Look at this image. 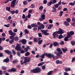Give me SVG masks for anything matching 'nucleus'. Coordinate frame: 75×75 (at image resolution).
<instances>
[{
	"mask_svg": "<svg viewBox=\"0 0 75 75\" xmlns=\"http://www.w3.org/2000/svg\"><path fill=\"white\" fill-rule=\"evenodd\" d=\"M37 29H38V27H36L33 28V31H37Z\"/></svg>",
	"mask_w": 75,
	"mask_h": 75,
	"instance_id": "46",
	"label": "nucleus"
},
{
	"mask_svg": "<svg viewBox=\"0 0 75 75\" xmlns=\"http://www.w3.org/2000/svg\"><path fill=\"white\" fill-rule=\"evenodd\" d=\"M8 25H4V26L6 27H10V24H8Z\"/></svg>",
	"mask_w": 75,
	"mask_h": 75,
	"instance_id": "53",
	"label": "nucleus"
},
{
	"mask_svg": "<svg viewBox=\"0 0 75 75\" xmlns=\"http://www.w3.org/2000/svg\"><path fill=\"white\" fill-rule=\"evenodd\" d=\"M60 45H64V42L63 41H62L60 42Z\"/></svg>",
	"mask_w": 75,
	"mask_h": 75,
	"instance_id": "51",
	"label": "nucleus"
},
{
	"mask_svg": "<svg viewBox=\"0 0 75 75\" xmlns=\"http://www.w3.org/2000/svg\"><path fill=\"white\" fill-rule=\"evenodd\" d=\"M53 9H52V12H55V11H56L57 10V9L56 8H55V7H53Z\"/></svg>",
	"mask_w": 75,
	"mask_h": 75,
	"instance_id": "30",
	"label": "nucleus"
},
{
	"mask_svg": "<svg viewBox=\"0 0 75 75\" xmlns=\"http://www.w3.org/2000/svg\"><path fill=\"white\" fill-rule=\"evenodd\" d=\"M52 72H53V71H51L49 72L47 74V75H51L52 74Z\"/></svg>",
	"mask_w": 75,
	"mask_h": 75,
	"instance_id": "27",
	"label": "nucleus"
},
{
	"mask_svg": "<svg viewBox=\"0 0 75 75\" xmlns=\"http://www.w3.org/2000/svg\"><path fill=\"white\" fill-rule=\"evenodd\" d=\"M30 7L32 8H35V6L33 4H32L30 6Z\"/></svg>",
	"mask_w": 75,
	"mask_h": 75,
	"instance_id": "37",
	"label": "nucleus"
},
{
	"mask_svg": "<svg viewBox=\"0 0 75 75\" xmlns=\"http://www.w3.org/2000/svg\"><path fill=\"white\" fill-rule=\"evenodd\" d=\"M62 51H63V52L64 53H65L67 51V50H68V49H64L63 48H62Z\"/></svg>",
	"mask_w": 75,
	"mask_h": 75,
	"instance_id": "22",
	"label": "nucleus"
},
{
	"mask_svg": "<svg viewBox=\"0 0 75 75\" xmlns=\"http://www.w3.org/2000/svg\"><path fill=\"white\" fill-rule=\"evenodd\" d=\"M28 10V8H25L23 11V12H25L26 11H27Z\"/></svg>",
	"mask_w": 75,
	"mask_h": 75,
	"instance_id": "56",
	"label": "nucleus"
},
{
	"mask_svg": "<svg viewBox=\"0 0 75 75\" xmlns=\"http://www.w3.org/2000/svg\"><path fill=\"white\" fill-rule=\"evenodd\" d=\"M37 25L39 26H40L42 24L40 22H38L37 23Z\"/></svg>",
	"mask_w": 75,
	"mask_h": 75,
	"instance_id": "55",
	"label": "nucleus"
},
{
	"mask_svg": "<svg viewBox=\"0 0 75 75\" xmlns=\"http://www.w3.org/2000/svg\"><path fill=\"white\" fill-rule=\"evenodd\" d=\"M31 16V14H28V18H30Z\"/></svg>",
	"mask_w": 75,
	"mask_h": 75,
	"instance_id": "61",
	"label": "nucleus"
},
{
	"mask_svg": "<svg viewBox=\"0 0 75 75\" xmlns=\"http://www.w3.org/2000/svg\"><path fill=\"white\" fill-rule=\"evenodd\" d=\"M54 47H57V46H59V43L58 42H55L53 43V44Z\"/></svg>",
	"mask_w": 75,
	"mask_h": 75,
	"instance_id": "17",
	"label": "nucleus"
},
{
	"mask_svg": "<svg viewBox=\"0 0 75 75\" xmlns=\"http://www.w3.org/2000/svg\"><path fill=\"white\" fill-rule=\"evenodd\" d=\"M26 43H27V40H25V39H23L22 40V44L23 45H25V44H26Z\"/></svg>",
	"mask_w": 75,
	"mask_h": 75,
	"instance_id": "18",
	"label": "nucleus"
},
{
	"mask_svg": "<svg viewBox=\"0 0 75 75\" xmlns=\"http://www.w3.org/2000/svg\"><path fill=\"white\" fill-rule=\"evenodd\" d=\"M6 10L9 12L10 11V7H6Z\"/></svg>",
	"mask_w": 75,
	"mask_h": 75,
	"instance_id": "33",
	"label": "nucleus"
},
{
	"mask_svg": "<svg viewBox=\"0 0 75 75\" xmlns=\"http://www.w3.org/2000/svg\"><path fill=\"white\" fill-rule=\"evenodd\" d=\"M4 52H5V53H6V54H8V55H11V52L10 51L7 50H5L4 51Z\"/></svg>",
	"mask_w": 75,
	"mask_h": 75,
	"instance_id": "16",
	"label": "nucleus"
},
{
	"mask_svg": "<svg viewBox=\"0 0 75 75\" xmlns=\"http://www.w3.org/2000/svg\"><path fill=\"white\" fill-rule=\"evenodd\" d=\"M9 33L10 35H16V33H15L13 32L11 30H10L9 31Z\"/></svg>",
	"mask_w": 75,
	"mask_h": 75,
	"instance_id": "13",
	"label": "nucleus"
},
{
	"mask_svg": "<svg viewBox=\"0 0 75 75\" xmlns=\"http://www.w3.org/2000/svg\"><path fill=\"white\" fill-rule=\"evenodd\" d=\"M58 34V32H57V31L54 32L53 33L52 35L54 38H56H56L58 37L59 35Z\"/></svg>",
	"mask_w": 75,
	"mask_h": 75,
	"instance_id": "7",
	"label": "nucleus"
},
{
	"mask_svg": "<svg viewBox=\"0 0 75 75\" xmlns=\"http://www.w3.org/2000/svg\"><path fill=\"white\" fill-rule=\"evenodd\" d=\"M62 54L63 53H62V51L60 50V51H59V53H57L56 54V55H57V56L58 57H59V58H61V57H62V56L60 54Z\"/></svg>",
	"mask_w": 75,
	"mask_h": 75,
	"instance_id": "11",
	"label": "nucleus"
},
{
	"mask_svg": "<svg viewBox=\"0 0 75 75\" xmlns=\"http://www.w3.org/2000/svg\"><path fill=\"white\" fill-rule=\"evenodd\" d=\"M56 64H62V61H59V60H57L56 61Z\"/></svg>",
	"mask_w": 75,
	"mask_h": 75,
	"instance_id": "14",
	"label": "nucleus"
},
{
	"mask_svg": "<svg viewBox=\"0 0 75 75\" xmlns=\"http://www.w3.org/2000/svg\"><path fill=\"white\" fill-rule=\"evenodd\" d=\"M55 8H58L59 7V5H58V4H57L55 5V6H54Z\"/></svg>",
	"mask_w": 75,
	"mask_h": 75,
	"instance_id": "48",
	"label": "nucleus"
},
{
	"mask_svg": "<svg viewBox=\"0 0 75 75\" xmlns=\"http://www.w3.org/2000/svg\"><path fill=\"white\" fill-rule=\"evenodd\" d=\"M43 8V6H40V7L39 8V10H42Z\"/></svg>",
	"mask_w": 75,
	"mask_h": 75,
	"instance_id": "60",
	"label": "nucleus"
},
{
	"mask_svg": "<svg viewBox=\"0 0 75 75\" xmlns=\"http://www.w3.org/2000/svg\"><path fill=\"white\" fill-rule=\"evenodd\" d=\"M66 21H67V22H70L71 21V19L70 18H68L66 19Z\"/></svg>",
	"mask_w": 75,
	"mask_h": 75,
	"instance_id": "44",
	"label": "nucleus"
},
{
	"mask_svg": "<svg viewBox=\"0 0 75 75\" xmlns=\"http://www.w3.org/2000/svg\"><path fill=\"white\" fill-rule=\"evenodd\" d=\"M64 13V12L62 11H61L60 12V14L59 15V16H60V17H62V14Z\"/></svg>",
	"mask_w": 75,
	"mask_h": 75,
	"instance_id": "36",
	"label": "nucleus"
},
{
	"mask_svg": "<svg viewBox=\"0 0 75 75\" xmlns=\"http://www.w3.org/2000/svg\"><path fill=\"white\" fill-rule=\"evenodd\" d=\"M45 55L46 57H47L49 58H55V57H54V54H51L50 53L48 54L47 53L42 54L40 56V57L44 59L45 57Z\"/></svg>",
	"mask_w": 75,
	"mask_h": 75,
	"instance_id": "1",
	"label": "nucleus"
},
{
	"mask_svg": "<svg viewBox=\"0 0 75 75\" xmlns=\"http://www.w3.org/2000/svg\"><path fill=\"white\" fill-rule=\"evenodd\" d=\"M30 55V53L29 52H26V53L25 54V56H28L29 55Z\"/></svg>",
	"mask_w": 75,
	"mask_h": 75,
	"instance_id": "38",
	"label": "nucleus"
},
{
	"mask_svg": "<svg viewBox=\"0 0 75 75\" xmlns=\"http://www.w3.org/2000/svg\"><path fill=\"white\" fill-rule=\"evenodd\" d=\"M16 35H11V36L9 37V38L10 39V40H13V38L14 37V36Z\"/></svg>",
	"mask_w": 75,
	"mask_h": 75,
	"instance_id": "26",
	"label": "nucleus"
},
{
	"mask_svg": "<svg viewBox=\"0 0 75 75\" xmlns=\"http://www.w3.org/2000/svg\"><path fill=\"white\" fill-rule=\"evenodd\" d=\"M9 61H10V59L8 57H7L6 59H4L3 61L4 62H6V63H8Z\"/></svg>",
	"mask_w": 75,
	"mask_h": 75,
	"instance_id": "15",
	"label": "nucleus"
},
{
	"mask_svg": "<svg viewBox=\"0 0 75 75\" xmlns=\"http://www.w3.org/2000/svg\"><path fill=\"white\" fill-rule=\"evenodd\" d=\"M11 13V14L12 15H13V14H14V13H15V11H10Z\"/></svg>",
	"mask_w": 75,
	"mask_h": 75,
	"instance_id": "43",
	"label": "nucleus"
},
{
	"mask_svg": "<svg viewBox=\"0 0 75 75\" xmlns=\"http://www.w3.org/2000/svg\"><path fill=\"white\" fill-rule=\"evenodd\" d=\"M68 38H68V37H66L64 38V40L65 41H70V40H70V38L68 39Z\"/></svg>",
	"mask_w": 75,
	"mask_h": 75,
	"instance_id": "23",
	"label": "nucleus"
},
{
	"mask_svg": "<svg viewBox=\"0 0 75 75\" xmlns=\"http://www.w3.org/2000/svg\"><path fill=\"white\" fill-rule=\"evenodd\" d=\"M64 71L66 72H64V75H69V74L68 73H67L68 71H71V68H70L65 67L64 69Z\"/></svg>",
	"mask_w": 75,
	"mask_h": 75,
	"instance_id": "5",
	"label": "nucleus"
},
{
	"mask_svg": "<svg viewBox=\"0 0 75 75\" xmlns=\"http://www.w3.org/2000/svg\"><path fill=\"white\" fill-rule=\"evenodd\" d=\"M58 39H61V38H64V36H63L62 35H60L59 37H58Z\"/></svg>",
	"mask_w": 75,
	"mask_h": 75,
	"instance_id": "21",
	"label": "nucleus"
},
{
	"mask_svg": "<svg viewBox=\"0 0 75 75\" xmlns=\"http://www.w3.org/2000/svg\"><path fill=\"white\" fill-rule=\"evenodd\" d=\"M9 58L11 60H13V55H10L9 56Z\"/></svg>",
	"mask_w": 75,
	"mask_h": 75,
	"instance_id": "50",
	"label": "nucleus"
},
{
	"mask_svg": "<svg viewBox=\"0 0 75 75\" xmlns=\"http://www.w3.org/2000/svg\"><path fill=\"white\" fill-rule=\"evenodd\" d=\"M41 17L44 20L45 19V15H41Z\"/></svg>",
	"mask_w": 75,
	"mask_h": 75,
	"instance_id": "34",
	"label": "nucleus"
},
{
	"mask_svg": "<svg viewBox=\"0 0 75 75\" xmlns=\"http://www.w3.org/2000/svg\"><path fill=\"white\" fill-rule=\"evenodd\" d=\"M75 4L74 3L70 2L69 4V5H71V6H74Z\"/></svg>",
	"mask_w": 75,
	"mask_h": 75,
	"instance_id": "41",
	"label": "nucleus"
},
{
	"mask_svg": "<svg viewBox=\"0 0 75 75\" xmlns=\"http://www.w3.org/2000/svg\"><path fill=\"white\" fill-rule=\"evenodd\" d=\"M24 32L25 33H26V34H28L29 33V31L27 29H25L24 30Z\"/></svg>",
	"mask_w": 75,
	"mask_h": 75,
	"instance_id": "40",
	"label": "nucleus"
},
{
	"mask_svg": "<svg viewBox=\"0 0 75 75\" xmlns=\"http://www.w3.org/2000/svg\"><path fill=\"white\" fill-rule=\"evenodd\" d=\"M64 23V24L65 25H66V26H69V24L68 22H67V21H65Z\"/></svg>",
	"mask_w": 75,
	"mask_h": 75,
	"instance_id": "25",
	"label": "nucleus"
},
{
	"mask_svg": "<svg viewBox=\"0 0 75 75\" xmlns=\"http://www.w3.org/2000/svg\"><path fill=\"white\" fill-rule=\"evenodd\" d=\"M31 25L32 27H38V25H35L34 23L31 24Z\"/></svg>",
	"mask_w": 75,
	"mask_h": 75,
	"instance_id": "24",
	"label": "nucleus"
},
{
	"mask_svg": "<svg viewBox=\"0 0 75 75\" xmlns=\"http://www.w3.org/2000/svg\"><path fill=\"white\" fill-rule=\"evenodd\" d=\"M16 50H17V51H19L20 49H21V47L18 46H16L15 48Z\"/></svg>",
	"mask_w": 75,
	"mask_h": 75,
	"instance_id": "19",
	"label": "nucleus"
},
{
	"mask_svg": "<svg viewBox=\"0 0 75 75\" xmlns=\"http://www.w3.org/2000/svg\"><path fill=\"white\" fill-rule=\"evenodd\" d=\"M57 32L59 34H62L64 33L65 31L64 30H62V29L61 28H59V30L57 31Z\"/></svg>",
	"mask_w": 75,
	"mask_h": 75,
	"instance_id": "8",
	"label": "nucleus"
},
{
	"mask_svg": "<svg viewBox=\"0 0 75 75\" xmlns=\"http://www.w3.org/2000/svg\"><path fill=\"white\" fill-rule=\"evenodd\" d=\"M2 37H6V34L4 33L2 34Z\"/></svg>",
	"mask_w": 75,
	"mask_h": 75,
	"instance_id": "63",
	"label": "nucleus"
},
{
	"mask_svg": "<svg viewBox=\"0 0 75 75\" xmlns=\"http://www.w3.org/2000/svg\"><path fill=\"white\" fill-rule=\"evenodd\" d=\"M23 3L25 5V4H28L27 1H23Z\"/></svg>",
	"mask_w": 75,
	"mask_h": 75,
	"instance_id": "49",
	"label": "nucleus"
},
{
	"mask_svg": "<svg viewBox=\"0 0 75 75\" xmlns=\"http://www.w3.org/2000/svg\"><path fill=\"white\" fill-rule=\"evenodd\" d=\"M52 3H53V2L52 1H50L49 3H47V5L48 6H51V4H52Z\"/></svg>",
	"mask_w": 75,
	"mask_h": 75,
	"instance_id": "31",
	"label": "nucleus"
},
{
	"mask_svg": "<svg viewBox=\"0 0 75 75\" xmlns=\"http://www.w3.org/2000/svg\"><path fill=\"white\" fill-rule=\"evenodd\" d=\"M75 61V57H73L72 58V60H71V62H74Z\"/></svg>",
	"mask_w": 75,
	"mask_h": 75,
	"instance_id": "54",
	"label": "nucleus"
},
{
	"mask_svg": "<svg viewBox=\"0 0 75 75\" xmlns=\"http://www.w3.org/2000/svg\"><path fill=\"white\" fill-rule=\"evenodd\" d=\"M1 68L2 70H6V67L4 66H2Z\"/></svg>",
	"mask_w": 75,
	"mask_h": 75,
	"instance_id": "32",
	"label": "nucleus"
},
{
	"mask_svg": "<svg viewBox=\"0 0 75 75\" xmlns=\"http://www.w3.org/2000/svg\"><path fill=\"white\" fill-rule=\"evenodd\" d=\"M33 10H29L28 11V12L29 13H28V14H31V13H33Z\"/></svg>",
	"mask_w": 75,
	"mask_h": 75,
	"instance_id": "47",
	"label": "nucleus"
},
{
	"mask_svg": "<svg viewBox=\"0 0 75 75\" xmlns=\"http://www.w3.org/2000/svg\"><path fill=\"white\" fill-rule=\"evenodd\" d=\"M27 28H29V29H31V26L30 25H28L27 26Z\"/></svg>",
	"mask_w": 75,
	"mask_h": 75,
	"instance_id": "57",
	"label": "nucleus"
},
{
	"mask_svg": "<svg viewBox=\"0 0 75 75\" xmlns=\"http://www.w3.org/2000/svg\"><path fill=\"white\" fill-rule=\"evenodd\" d=\"M12 72H16V69L14 68H12L11 69Z\"/></svg>",
	"mask_w": 75,
	"mask_h": 75,
	"instance_id": "39",
	"label": "nucleus"
},
{
	"mask_svg": "<svg viewBox=\"0 0 75 75\" xmlns=\"http://www.w3.org/2000/svg\"><path fill=\"white\" fill-rule=\"evenodd\" d=\"M71 44L72 45H75V42L74 41H71Z\"/></svg>",
	"mask_w": 75,
	"mask_h": 75,
	"instance_id": "42",
	"label": "nucleus"
},
{
	"mask_svg": "<svg viewBox=\"0 0 75 75\" xmlns=\"http://www.w3.org/2000/svg\"><path fill=\"white\" fill-rule=\"evenodd\" d=\"M38 35L39 37H42V35H41V33H39L38 34Z\"/></svg>",
	"mask_w": 75,
	"mask_h": 75,
	"instance_id": "62",
	"label": "nucleus"
},
{
	"mask_svg": "<svg viewBox=\"0 0 75 75\" xmlns=\"http://www.w3.org/2000/svg\"><path fill=\"white\" fill-rule=\"evenodd\" d=\"M41 31L42 33H43L44 35H49L50 34L49 33H47V31H48L47 30H41Z\"/></svg>",
	"mask_w": 75,
	"mask_h": 75,
	"instance_id": "10",
	"label": "nucleus"
},
{
	"mask_svg": "<svg viewBox=\"0 0 75 75\" xmlns=\"http://www.w3.org/2000/svg\"><path fill=\"white\" fill-rule=\"evenodd\" d=\"M18 40H19V39H18V36H16L14 38H13V40H15L16 42L18 41Z\"/></svg>",
	"mask_w": 75,
	"mask_h": 75,
	"instance_id": "20",
	"label": "nucleus"
},
{
	"mask_svg": "<svg viewBox=\"0 0 75 75\" xmlns=\"http://www.w3.org/2000/svg\"><path fill=\"white\" fill-rule=\"evenodd\" d=\"M72 21H73V22H74V23H75V18H72Z\"/></svg>",
	"mask_w": 75,
	"mask_h": 75,
	"instance_id": "64",
	"label": "nucleus"
},
{
	"mask_svg": "<svg viewBox=\"0 0 75 75\" xmlns=\"http://www.w3.org/2000/svg\"><path fill=\"white\" fill-rule=\"evenodd\" d=\"M28 50V49H27V48H25L24 49V51H25V52H27Z\"/></svg>",
	"mask_w": 75,
	"mask_h": 75,
	"instance_id": "59",
	"label": "nucleus"
},
{
	"mask_svg": "<svg viewBox=\"0 0 75 75\" xmlns=\"http://www.w3.org/2000/svg\"><path fill=\"white\" fill-rule=\"evenodd\" d=\"M45 28V25H43V24H42L40 26H38V31H40V30H42V29H44Z\"/></svg>",
	"mask_w": 75,
	"mask_h": 75,
	"instance_id": "9",
	"label": "nucleus"
},
{
	"mask_svg": "<svg viewBox=\"0 0 75 75\" xmlns=\"http://www.w3.org/2000/svg\"><path fill=\"white\" fill-rule=\"evenodd\" d=\"M24 63L25 64H26L27 62H30L31 61V57H24Z\"/></svg>",
	"mask_w": 75,
	"mask_h": 75,
	"instance_id": "4",
	"label": "nucleus"
},
{
	"mask_svg": "<svg viewBox=\"0 0 75 75\" xmlns=\"http://www.w3.org/2000/svg\"><path fill=\"white\" fill-rule=\"evenodd\" d=\"M45 64V63H44V62H42L41 63H39L38 64V67H40V66H41V65H43V64Z\"/></svg>",
	"mask_w": 75,
	"mask_h": 75,
	"instance_id": "28",
	"label": "nucleus"
},
{
	"mask_svg": "<svg viewBox=\"0 0 75 75\" xmlns=\"http://www.w3.org/2000/svg\"><path fill=\"white\" fill-rule=\"evenodd\" d=\"M57 0H53L52 1V4H54L55 3H57Z\"/></svg>",
	"mask_w": 75,
	"mask_h": 75,
	"instance_id": "58",
	"label": "nucleus"
},
{
	"mask_svg": "<svg viewBox=\"0 0 75 75\" xmlns=\"http://www.w3.org/2000/svg\"><path fill=\"white\" fill-rule=\"evenodd\" d=\"M37 40L40 41V40H41V38H34L33 39L34 42H38V41H37Z\"/></svg>",
	"mask_w": 75,
	"mask_h": 75,
	"instance_id": "12",
	"label": "nucleus"
},
{
	"mask_svg": "<svg viewBox=\"0 0 75 75\" xmlns=\"http://www.w3.org/2000/svg\"><path fill=\"white\" fill-rule=\"evenodd\" d=\"M45 65H46L45 64L44 66H42V69H45Z\"/></svg>",
	"mask_w": 75,
	"mask_h": 75,
	"instance_id": "52",
	"label": "nucleus"
},
{
	"mask_svg": "<svg viewBox=\"0 0 75 75\" xmlns=\"http://www.w3.org/2000/svg\"><path fill=\"white\" fill-rule=\"evenodd\" d=\"M18 61L17 60L15 59L13 61V64H15V63H17V62H18Z\"/></svg>",
	"mask_w": 75,
	"mask_h": 75,
	"instance_id": "45",
	"label": "nucleus"
},
{
	"mask_svg": "<svg viewBox=\"0 0 75 75\" xmlns=\"http://www.w3.org/2000/svg\"><path fill=\"white\" fill-rule=\"evenodd\" d=\"M31 71L34 74H37L41 72V69L40 67H37L35 69H34L33 70H31Z\"/></svg>",
	"mask_w": 75,
	"mask_h": 75,
	"instance_id": "2",
	"label": "nucleus"
},
{
	"mask_svg": "<svg viewBox=\"0 0 75 75\" xmlns=\"http://www.w3.org/2000/svg\"><path fill=\"white\" fill-rule=\"evenodd\" d=\"M13 42H14V41L13 40H13H10L9 42V44H13Z\"/></svg>",
	"mask_w": 75,
	"mask_h": 75,
	"instance_id": "35",
	"label": "nucleus"
},
{
	"mask_svg": "<svg viewBox=\"0 0 75 75\" xmlns=\"http://www.w3.org/2000/svg\"><path fill=\"white\" fill-rule=\"evenodd\" d=\"M42 41H43L42 40H39L38 42V44H39V45H41L42 42Z\"/></svg>",
	"mask_w": 75,
	"mask_h": 75,
	"instance_id": "29",
	"label": "nucleus"
},
{
	"mask_svg": "<svg viewBox=\"0 0 75 75\" xmlns=\"http://www.w3.org/2000/svg\"><path fill=\"white\" fill-rule=\"evenodd\" d=\"M74 31H70L69 33L67 36L68 38H70V40H72V36H71V35H74Z\"/></svg>",
	"mask_w": 75,
	"mask_h": 75,
	"instance_id": "3",
	"label": "nucleus"
},
{
	"mask_svg": "<svg viewBox=\"0 0 75 75\" xmlns=\"http://www.w3.org/2000/svg\"><path fill=\"white\" fill-rule=\"evenodd\" d=\"M16 0H13L11 2V7H12V8H14V7H15V4H16Z\"/></svg>",
	"mask_w": 75,
	"mask_h": 75,
	"instance_id": "6",
	"label": "nucleus"
}]
</instances>
